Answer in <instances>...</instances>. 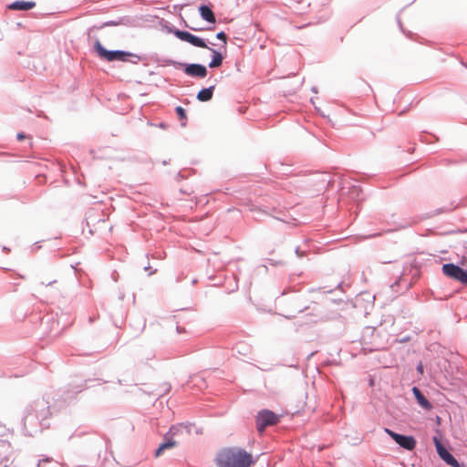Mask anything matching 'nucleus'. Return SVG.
I'll use <instances>...</instances> for the list:
<instances>
[{
    "label": "nucleus",
    "instance_id": "obj_7",
    "mask_svg": "<svg viewBox=\"0 0 467 467\" xmlns=\"http://www.w3.org/2000/svg\"><path fill=\"white\" fill-rule=\"evenodd\" d=\"M174 35L181 40L182 41H185V42H188L190 44H192V46L194 47H202V48H206L208 47L205 41L197 36H194L187 31H182V30H175L174 31Z\"/></svg>",
    "mask_w": 467,
    "mask_h": 467
},
{
    "label": "nucleus",
    "instance_id": "obj_6",
    "mask_svg": "<svg viewBox=\"0 0 467 467\" xmlns=\"http://www.w3.org/2000/svg\"><path fill=\"white\" fill-rule=\"evenodd\" d=\"M385 431L402 448L406 450H413L416 445V441L412 436H405L402 434L396 433L389 429H385Z\"/></svg>",
    "mask_w": 467,
    "mask_h": 467
},
{
    "label": "nucleus",
    "instance_id": "obj_14",
    "mask_svg": "<svg viewBox=\"0 0 467 467\" xmlns=\"http://www.w3.org/2000/svg\"><path fill=\"white\" fill-rule=\"evenodd\" d=\"M207 48L209 50H211L212 53H213V57H212V60L209 63V67L211 68H214V67H220L222 65L223 59V55L220 52H218L215 49H213V48H211L209 47Z\"/></svg>",
    "mask_w": 467,
    "mask_h": 467
},
{
    "label": "nucleus",
    "instance_id": "obj_2",
    "mask_svg": "<svg viewBox=\"0 0 467 467\" xmlns=\"http://www.w3.org/2000/svg\"><path fill=\"white\" fill-rule=\"evenodd\" d=\"M215 461L219 467H251L254 462L253 455L239 447L221 450Z\"/></svg>",
    "mask_w": 467,
    "mask_h": 467
},
{
    "label": "nucleus",
    "instance_id": "obj_10",
    "mask_svg": "<svg viewBox=\"0 0 467 467\" xmlns=\"http://www.w3.org/2000/svg\"><path fill=\"white\" fill-rule=\"evenodd\" d=\"M412 393L414 394L417 402L422 409L426 410H431L432 409L431 403L425 398V396L417 387L412 388Z\"/></svg>",
    "mask_w": 467,
    "mask_h": 467
},
{
    "label": "nucleus",
    "instance_id": "obj_3",
    "mask_svg": "<svg viewBox=\"0 0 467 467\" xmlns=\"http://www.w3.org/2000/svg\"><path fill=\"white\" fill-rule=\"evenodd\" d=\"M94 48L98 55L107 61H130L133 64H137L140 57L133 53L123 51V50H107L99 41H96Z\"/></svg>",
    "mask_w": 467,
    "mask_h": 467
},
{
    "label": "nucleus",
    "instance_id": "obj_4",
    "mask_svg": "<svg viewBox=\"0 0 467 467\" xmlns=\"http://www.w3.org/2000/svg\"><path fill=\"white\" fill-rule=\"evenodd\" d=\"M442 273L463 285H467V271L452 263L444 264L442 265Z\"/></svg>",
    "mask_w": 467,
    "mask_h": 467
},
{
    "label": "nucleus",
    "instance_id": "obj_9",
    "mask_svg": "<svg viewBox=\"0 0 467 467\" xmlns=\"http://www.w3.org/2000/svg\"><path fill=\"white\" fill-rule=\"evenodd\" d=\"M184 72L188 76L202 78L207 75V68L201 64H188L185 65Z\"/></svg>",
    "mask_w": 467,
    "mask_h": 467
},
{
    "label": "nucleus",
    "instance_id": "obj_20",
    "mask_svg": "<svg viewBox=\"0 0 467 467\" xmlns=\"http://www.w3.org/2000/svg\"><path fill=\"white\" fill-rule=\"evenodd\" d=\"M417 370H418L420 374H422V373H423V366H422V364H419V365L417 366Z\"/></svg>",
    "mask_w": 467,
    "mask_h": 467
},
{
    "label": "nucleus",
    "instance_id": "obj_5",
    "mask_svg": "<svg viewBox=\"0 0 467 467\" xmlns=\"http://www.w3.org/2000/svg\"><path fill=\"white\" fill-rule=\"evenodd\" d=\"M279 417L273 411L268 410H262L258 412L256 417V426L258 431L262 432L266 427L277 423Z\"/></svg>",
    "mask_w": 467,
    "mask_h": 467
},
{
    "label": "nucleus",
    "instance_id": "obj_18",
    "mask_svg": "<svg viewBox=\"0 0 467 467\" xmlns=\"http://www.w3.org/2000/svg\"><path fill=\"white\" fill-rule=\"evenodd\" d=\"M51 461H52V459H51V458H48V457H47V458H43L42 460H40V461L38 462L37 467H40V465H41V462H50Z\"/></svg>",
    "mask_w": 467,
    "mask_h": 467
},
{
    "label": "nucleus",
    "instance_id": "obj_19",
    "mask_svg": "<svg viewBox=\"0 0 467 467\" xmlns=\"http://www.w3.org/2000/svg\"><path fill=\"white\" fill-rule=\"evenodd\" d=\"M54 283H56V280L48 281V282H47V283H46V282H44V281H42V282H41V284H42L43 285H47H47H52V284H54Z\"/></svg>",
    "mask_w": 467,
    "mask_h": 467
},
{
    "label": "nucleus",
    "instance_id": "obj_21",
    "mask_svg": "<svg viewBox=\"0 0 467 467\" xmlns=\"http://www.w3.org/2000/svg\"><path fill=\"white\" fill-rule=\"evenodd\" d=\"M24 138H25V135H24L23 133H18V134H17V139H18V140H22V139H24Z\"/></svg>",
    "mask_w": 467,
    "mask_h": 467
},
{
    "label": "nucleus",
    "instance_id": "obj_1",
    "mask_svg": "<svg viewBox=\"0 0 467 467\" xmlns=\"http://www.w3.org/2000/svg\"><path fill=\"white\" fill-rule=\"evenodd\" d=\"M50 415L48 402L45 400H37L29 404L23 417L24 430L29 436L41 431L43 421Z\"/></svg>",
    "mask_w": 467,
    "mask_h": 467
},
{
    "label": "nucleus",
    "instance_id": "obj_12",
    "mask_svg": "<svg viewBox=\"0 0 467 467\" xmlns=\"http://www.w3.org/2000/svg\"><path fill=\"white\" fill-rule=\"evenodd\" d=\"M215 87L210 86L206 88L201 89L197 94V99L202 102L209 101L213 98Z\"/></svg>",
    "mask_w": 467,
    "mask_h": 467
},
{
    "label": "nucleus",
    "instance_id": "obj_17",
    "mask_svg": "<svg viewBox=\"0 0 467 467\" xmlns=\"http://www.w3.org/2000/svg\"><path fill=\"white\" fill-rule=\"evenodd\" d=\"M216 37L218 39L223 41L224 44L226 43V35L224 32L221 31V32L217 33Z\"/></svg>",
    "mask_w": 467,
    "mask_h": 467
},
{
    "label": "nucleus",
    "instance_id": "obj_11",
    "mask_svg": "<svg viewBox=\"0 0 467 467\" xmlns=\"http://www.w3.org/2000/svg\"><path fill=\"white\" fill-rule=\"evenodd\" d=\"M35 6H36V3L34 1L19 0V1H15V2L11 3L8 5V8L12 9V10L27 11V10L34 8Z\"/></svg>",
    "mask_w": 467,
    "mask_h": 467
},
{
    "label": "nucleus",
    "instance_id": "obj_16",
    "mask_svg": "<svg viewBox=\"0 0 467 467\" xmlns=\"http://www.w3.org/2000/svg\"><path fill=\"white\" fill-rule=\"evenodd\" d=\"M175 111H176V113L179 116L181 120H185L186 119V112H185L184 109H182L181 106H178L175 109Z\"/></svg>",
    "mask_w": 467,
    "mask_h": 467
},
{
    "label": "nucleus",
    "instance_id": "obj_15",
    "mask_svg": "<svg viewBox=\"0 0 467 467\" xmlns=\"http://www.w3.org/2000/svg\"><path fill=\"white\" fill-rule=\"evenodd\" d=\"M175 445H176V442L174 441L167 440L166 441L161 443L159 446V448L156 450L155 456L159 457L164 450L169 449V448H172Z\"/></svg>",
    "mask_w": 467,
    "mask_h": 467
},
{
    "label": "nucleus",
    "instance_id": "obj_13",
    "mask_svg": "<svg viewBox=\"0 0 467 467\" xmlns=\"http://www.w3.org/2000/svg\"><path fill=\"white\" fill-rule=\"evenodd\" d=\"M199 11L202 19L210 23H215L214 14L209 6L201 5Z\"/></svg>",
    "mask_w": 467,
    "mask_h": 467
},
{
    "label": "nucleus",
    "instance_id": "obj_8",
    "mask_svg": "<svg viewBox=\"0 0 467 467\" xmlns=\"http://www.w3.org/2000/svg\"><path fill=\"white\" fill-rule=\"evenodd\" d=\"M434 442L436 446L437 452L439 456L449 465L453 467H460L458 461L451 454L440 442V441L435 437Z\"/></svg>",
    "mask_w": 467,
    "mask_h": 467
}]
</instances>
